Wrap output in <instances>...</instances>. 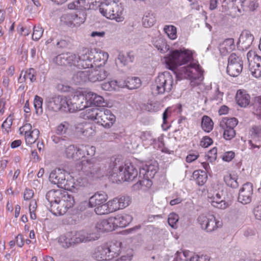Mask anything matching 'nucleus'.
<instances>
[{"instance_id":"49","label":"nucleus","mask_w":261,"mask_h":261,"mask_svg":"<svg viewBox=\"0 0 261 261\" xmlns=\"http://www.w3.org/2000/svg\"><path fill=\"white\" fill-rule=\"evenodd\" d=\"M101 88L106 91H112L118 90L120 86L116 81H111L101 84Z\"/></svg>"},{"instance_id":"27","label":"nucleus","mask_w":261,"mask_h":261,"mask_svg":"<svg viewBox=\"0 0 261 261\" xmlns=\"http://www.w3.org/2000/svg\"><path fill=\"white\" fill-rule=\"evenodd\" d=\"M99 7V12L101 15L110 19L114 18V15L111 14L112 10H118L117 9L118 8H117V3L114 2L109 3L108 4L102 3V4Z\"/></svg>"},{"instance_id":"52","label":"nucleus","mask_w":261,"mask_h":261,"mask_svg":"<svg viewBox=\"0 0 261 261\" xmlns=\"http://www.w3.org/2000/svg\"><path fill=\"white\" fill-rule=\"evenodd\" d=\"M250 134L253 139L260 140L261 139V127L260 126H253L250 130Z\"/></svg>"},{"instance_id":"11","label":"nucleus","mask_w":261,"mask_h":261,"mask_svg":"<svg viewBox=\"0 0 261 261\" xmlns=\"http://www.w3.org/2000/svg\"><path fill=\"white\" fill-rule=\"evenodd\" d=\"M247 57L251 74L254 77H260L261 76V58L252 50H250L247 53Z\"/></svg>"},{"instance_id":"36","label":"nucleus","mask_w":261,"mask_h":261,"mask_svg":"<svg viewBox=\"0 0 261 261\" xmlns=\"http://www.w3.org/2000/svg\"><path fill=\"white\" fill-rule=\"evenodd\" d=\"M123 159L120 155H114L111 158L110 167L112 169L114 174H117V172H119V167H124Z\"/></svg>"},{"instance_id":"9","label":"nucleus","mask_w":261,"mask_h":261,"mask_svg":"<svg viewBox=\"0 0 261 261\" xmlns=\"http://www.w3.org/2000/svg\"><path fill=\"white\" fill-rule=\"evenodd\" d=\"M243 67L242 58L236 54H231L228 59L227 73L233 77L238 76L241 73Z\"/></svg>"},{"instance_id":"60","label":"nucleus","mask_w":261,"mask_h":261,"mask_svg":"<svg viewBox=\"0 0 261 261\" xmlns=\"http://www.w3.org/2000/svg\"><path fill=\"white\" fill-rule=\"evenodd\" d=\"M233 7L237 8L239 12L244 10L245 7L247 0H231Z\"/></svg>"},{"instance_id":"4","label":"nucleus","mask_w":261,"mask_h":261,"mask_svg":"<svg viewBox=\"0 0 261 261\" xmlns=\"http://www.w3.org/2000/svg\"><path fill=\"white\" fill-rule=\"evenodd\" d=\"M109 55L107 53H94L91 49L83 48L80 51L79 55H76L79 61H77L75 66L84 69L90 68L93 66V64H96L98 62H101L100 63V65H101L105 63Z\"/></svg>"},{"instance_id":"37","label":"nucleus","mask_w":261,"mask_h":261,"mask_svg":"<svg viewBox=\"0 0 261 261\" xmlns=\"http://www.w3.org/2000/svg\"><path fill=\"white\" fill-rule=\"evenodd\" d=\"M72 80L75 84H81L89 81L88 69L77 72L72 76Z\"/></svg>"},{"instance_id":"48","label":"nucleus","mask_w":261,"mask_h":261,"mask_svg":"<svg viewBox=\"0 0 261 261\" xmlns=\"http://www.w3.org/2000/svg\"><path fill=\"white\" fill-rule=\"evenodd\" d=\"M118 10H112L111 14L113 15L114 18H111L112 20H115L117 22H121L124 20L123 16V9L121 5L117 4Z\"/></svg>"},{"instance_id":"20","label":"nucleus","mask_w":261,"mask_h":261,"mask_svg":"<svg viewBox=\"0 0 261 261\" xmlns=\"http://www.w3.org/2000/svg\"><path fill=\"white\" fill-rule=\"evenodd\" d=\"M111 217L115 229L118 227H126L132 220V217L128 214H119Z\"/></svg>"},{"instance_id":"56","label":"nucleus","mask_w":261,"mask_h":261,"mask_svg":"<svg viewBox=\"0 0 261 261\" xmlns=\"http://www.w3.org/2000/svg\"><path fill=\"white\" fill-rule=\"evenodd\" d=\"M119 205L121 208L123 209L129 205L131 202V199L129 196H122L117 197Z\"/></svg>"},{"instance_id":"12","label":"nucleus","mask_w":261,"mask_h":261,"mask_svg":"<svg viewBox=\"0 0 261 261\" xmlns=\"http://www.w3.org/2000/svg\"><path fill=\"white\" fill-rule=\"evenodd\" d=\"M104 0H78L68 5L70 9L86 10L96 9L99 7Z\"/></svg>"},{"instance_id":"44","label":"nucleus","mask_w":261,"mask_h":261,"mask_svg":"<svg viewBox=\"0 0 261 261\" xmlns=\"http://www.w3.org/2000/svg\"><path fill=\"white\" fill-rule=\"evenodd\" d=\"M164 31L168 37L171 40H175L177 37V29L173 25H166Z\"/></svg>"},{"instance_id":"33","label":"nucleus","mask_w":261,"mask_h":261,"mask_svg":"<svg viewBox=\"0 0 261 261\" xmlns=\"http://www.w3.org/2000/svg\"><path fill=\"white\" fill-rule=\"evenodd\" d=\"M74 240V233L73 231H70L60 237L59 242L63 247L68 248L70 246L75 244Z\"/></svg>"},{"instance_id":"15","label":"nucleus","mask_w":261,"mask_h":261,"mask_svg":"<svg viewBox=\"0 0 261 261\" xmlns=\"http://www.w3.org/2000/svg\"><path fill=\"white\" fill-rule=\"evenodd\" d=\"M253 186L250 182L244 184L240 190L238 200L243 204H247L251 202L253 194Z\"/></svg>"},{"instance_id":"8","label":"nucleus","mask_w":261,"mask_h":261,"mask_svg":"<svg viewBox=\"0 0 261 261\" xmlns=\"http://www.w3.org/2000/svg\"><path fill=\"white\" fill-rule=\"evenodd\" d=\"M68 111L74 112L81 111L87 107L86 102V95L80 92H76L73 95L68 96Z\"/></svg>"},{"instance_id":"43","label":"nucleus","mask_w":261,"mask_h":261,"mask_svg":"<svg viewBox=\"0 0 261 261\" xmlns=\"http://www.w3.org/2000/svg\"><path fill=\"white\" fill-rule=\"evenodd\" d=\"M65 154L68 158L77 160L80 158L79 148L77 149L73 145L68 146L65 151Z\"/></svg>"},{"instance_id":"2","label":"nucleus","mask_w":261,"mask_h":261,"mask_svg":"<svg viewBox=\"0 0 261 261\" xmlns=\"http://www.w3.org/2000/svg\"><path fill=\"white\" fill-rule=\"evenodd\" d=\"M97 159L92 158L90 160H84L76 165V169L79 171V176L76 177V181L74 177L66 176L65 182L62 188L71 190L77 186H86L89 181L96 178L99 176V168L97 164Z\"/></svg>"},{"instance_id":"34","label":"nucleus","mask_w":261,"mask_h":261,"mask_svg":"<svg viewBox=\"0 0 261 261\" xmlns=\"http://www.w3.org/2000/svg\"><path fill=\"white\" fill-rule=\"evenodd\" d=\"M236 45L233 38L225 39L219 45V50L221 54L225 55L235 49Z\"/></svg>"},{"instance_id":"51","label":"nucleus","mask_w":261,"mask_h":261,"mask_svg":"<svg viewBox=\"0 0 261 261\" xmlns=\"http://www.w3.org/2000/svg\"><path fill=\"white\" fill-rule=\"evenodd\" d=\"M42 105V98L38 95H36L34 99V106L37 114H40L43 112Z\"/></svg>"},{"instance_id":"21","label":"nucleus","mask_w":261,"mask_h":261,"mask_svg":"<svg viewBox=\"0 0 261 261\" xmlns=\"http://www.w3.org/2000/svg\"><path fill=\"white\" fill-rule=\"evenodd\" d=\"M207 200L213 206L220 209H225L228 205V203L222 198L219 193L214 195L208 193Z\"/></svg>"},{"instance_id":"26","label":"nucleus","mask_w":261,"mask_h":261,"mask_svg":"<svg viewBox=\"0 0 261 261\" xmlns=\"http://www.w3.org/2000/svg\"><path fill=\"white\" fill-rule=\"evenodd\" d=\"M156 172L157 167L156 163L152 164L148 163L140 169L139 177L143 175L144 177L152 178L154 177Z\"/></svg>"},{"instance_id":"31","label":"nucleus","mask_w":261,"mask_h":261,"mask_svg":"<svg viewBox=\"0 0 261 261\" xmlns=\"http://www.w3.org/2000/svg\"><path fill=\"white\" fill-rule=\"evenodd\" d=\"M238 175L233 172H227L223 176V180L227 187L236 189L239 187Z\"/></svg>"},{"instance_id":"63","label":"nucleus","mask_w":261,"mask_h":261,"mask_svg":"<svg viewBox=\"0 0 261 261\" xmlns=\"http://www.w3.org/2000/svg\"><path fill=\"white\" fill-rule=\"evenodd\" d=\"M155 47L161 53H165L166 50H168L169 46L166 44L162 40L156 41Z\"/></svg>"},{"instance_id":"28","label":"nucleus","mask_w":261,"mask_h":261,"mask_svg":"<svg viewBox=\"0 0 261 261\" xmlns=\"http://www.w3.org/2000/svg\"><path fill=\"white\" fill-rule=\"evenodd\" d=\"M254 40L253 36L248 32H243L239 38L238 44L243 49L248 48Z\"/></svg>"},{"instance_id":"7","label":"nucleus","mask_w":261,"mask_h":261,"mask_svg":"<svg viewBox=\"0 0 261 261\" xmlns=\"http://www.w3.org/2000/svg\"><path fill=\"white\" fill-rule=\"evenodd\" d=\"M198 222L201 228L208 232L216 231L223 226L222 221L210 214L200 215L198 218Z\"/></svg>"},{"instance_id":"5","label":"nucleus","mask_w":261,"mask_h":261,"mask_svg":"<svg viewBox=\"0 0 261 261\" xmlns=\"http://www.w3.org/2000/svg\"><path fill=\"white\" fill-rule=\"evenodd\" d=\"M88 119L95 121L105 128L111 127L116 121L115 116L111 111L106 108H91L86 110Z\"/></svg>"},{"instance_id":"64","label":"nucleus","mask_w":261,"mask_h":261,"mask_svg":"<svg viewBox=\"0 0 261 261\" xmlns=\"http://www.w3.org/2000/svg\"><path fill=\"white\" fill-rule=\"evenodd\" d=\"M217 148L213 147L209 150L206 155L207 161L210 162H213L217 159Z\"/></svg>"},{"instance_id":"22","label":"nucleus","mask_w":261,"mask_h":261,"mask_svg":"<svg viewBox=\"0 0 261 261\" xmlns=\"http://www.w3.org/2000/svg\"><path fill=\"white\" fill-rule=\"evenodd\" d=\"M108 198V196L105 192H97L89 198L88 206L90 207L95 208L99 205L106 202Z\"/></svg>"},{"instance_id":"16","label":"nucleus","mask_w":261,"mask_h":261,"mask_svg":"<svg viewBox=\"0 0 261 261\" xmlns=\"http://www.w3.org/2000/svg\"><path fill=\"white\" fill-rule=\"evenodd\" d=\"M79 58H76V55L72 53H67L57 56L55 62L60 66H74L77 64Z\"/></svg>"},{"instance_id":"38","label":"nucleus","mask_w":261,"mask_h":261,"mask_svg":"<svg viewBox=\"0 0 261 261\" xmlns=\"http://www.w3.org/2000/svg\"><path fill=\"white\" fill-rule=\"evenodd\" d=\"M22 72H21L19 80L21 82H25L27 80H29L31 82H34L36 80V72L34 69L31 68L27 70L22 77Z\"/></svg>"},{"instance_id":"40","label":"nucleus","mask_w":261,"mask_h":261,"mask_svg":"<svg viewBox=\"0 0 261 261\" xmlns=\"http://www.w3.org/2000/svg\"><path fill=\"white\" fill-rule=\"evenodd\" d=\"M193 176L199 186L203 185L207 181V176L204 171L201 170H195L193 173Z\"/></svg>"},{"instance_id":"50","label":"nucleus","mask_w":261,"mask_h":261,"mask_svg":"<svg viewBox=\"0 0 261 261\" xmlns=\"http://www.w3.org/2000/svg\"><path fill=\"white\" fill-rule=\"evenodd\" d=\"M155 22V17L152 14H148L144 16L142 18V23L145 28H150Z\"/></svg>"},{"instance_id":"1","label":"nucleus","mask_w":261,"mask_h":261,"mask_svg":"<svg viewBox=\"0 0 261 261\" xmlns=\"http://www.w3.org/2000/svg\"><path fill=\"white\" fill-rule=\"evenodd\" d=\"M164 59L166 67L174 72L178 80L187 79L200 82L203 79L204 70L198 62L191 63L176 71L178 66L186 64L193 59V53L188 49H172Z\"/></svg>"},{"instance_id":"23","label":"nucleus","mask_w":261,"mask_h":261,"mask_svg":"<svg viewBox=\"0 0 261 261\" xmlns=\"http://www.w3.org/2000/svg\"><path fill=\"white\" fill-rule=\"evenodd\" d=\"M86 102L87 107L89 106H103L105 100L103 97L92 92H89L86 94Z\"/></svg>"},{"instance_id":"61","label":"nucleus","mask_w":261,"mask_h":261,"mask_svg":"<svg viewBox=\"0 0 261 261\" xmlns=\"http://www.w3.org/2000/svg\"><path fill=\"white\" fill-rule=\"evenodd\" d=\"M134 58V56L132 52H129L127 54V57H125L123 54H120L118 56V60L124 65L127 64L128 61L132 62Z\"/></svg>"},{"instance_id":"3","label":"nucleus","mask_w":261,"mask_h":261,"mask_svg":"<svg viewBox=\"0 0 261 261\" xmlns=\"http://www.w3.org/2000/svg\"><path fill=\"white\" fill-rule=\"evenodd\" d=\"M50 202V211L56 216H63L74 204L73 196L63 189L51 190L46 195Z\"/></svg>"},{"instance_id":"32","label":"nucleus","mask_w":261,"mask_h":261,"mask_svg":"<svg viewBox=\"0 0 261 261\" xmlns=\"http://www.w3.org/2000/svg\"><path fill=\"white\" fill-rule=\"evenodd\" d=\"M238 124V120L236 118H223L220 121L219 126L222 130L234 129Z\"/></svg>"},{"instance_id":"25","label":"nucleus","mask_w":261,"mask_h":261,"mask_svg":"<svg viewBox=\"0 0 261 261\" xmlns=\"http://www.w3.org/2000/svg\"><path fill=\"white\" fill-rule=\"evenodd\" d=\"M106 244L97 247L92 253V257L98 261L109 260Z\"/></svg>"},{"instance_id":"10","label":"nucleus","mask_w":261,"mask_h":261,"mask_svg":"<svg viewBox=\"0 0 261 261\" xmlns=\"http://www.w3.org/2000/svg\"><path fill=\"white\" fill-rule=\"evenodd\" d=\"M20 135L23 136L27 145H32L38 140L40 131L37 128H33L31 124L26 123L19 129Z\"/></svg>"},{"instance_id":"42","label":"nucleus","mask_w":261,"mask_h":261,"mask_svg":"<svg viewBox=\"0 0 261 261\" xmlns=\"http://www.w3.org/2000/svg\"><path fill=\"white\" fill-rule=\"evenodd\" d=\"M14 119L13 114H10L3 122L1 128L4 134H9L11 132V126Z\"/></svg>"},{"instance_id":"6","label":"nucleus","mask_w":261,"mask_h":261,"mask_svg":"<svg viewBox=\"0 0 261 261\" xmlns=\"http://www.w3.org/2000/svg\"><path fill=\"white\" fill-rule=\"evenodd\" d=\"M155 86L158 94L170 92L175 86L172 75L169 72L160 73L155 80Z\"/></svg>"},{"instance_id":"62","label":"nucleus","mask_w":261,"mask_h":261,"mask_svg":"<svg viewBox=\"0 0 261 261\" xmlns=\"http://www.w3.org/2000/svg\"><path fill=\"white\" fill-rule=\"evenodd\" d=\"M37 207V202L35 200H32L30 202L29 205V211L30 214V217L32 219L35 220L36 219V215L35 212Z\"/></svg>"},{"instance_id":"47","label":"nucleus","mask_w":261,"mask_h":261,"mask_svg":"<svg viewBox=\"0 0 261 261\" xmlns=\"http://www.w3.org/2000/svg\"><path fill=\"white\" fill-rule=\"evenodd\" d=\"M95 213L97 215H107L111 213L108 202L99 205L94 208Z\"/></svg>"},{"instance_id":"14","label":"nucleus","mask_w":261,"mask_h":261,"mask_svg":"<svg viewBox=\"0 0 261 261\" xmlns=\"http://www.w3.org/2000/svg\"><path fill=\"white\" fill-rule=\"evenodd\" d=\"M48 107L54 111H68V98L66 96H57L49 101Z\"/></svg>"},{"instance_id":"53","label":"nucleus","mask_w":261,"mask_h":261,"mask_svg":"<svg viewBox=\"0 0 261 261\" xmlns=\"http://www.w3.org/2000/svg\"><path fill=\"white\" fill-rule=\"evenodd\" d=\"M86 20V16L84 13L79 14H74V22L73 23V27H79Z\"/></svg>"},{"instance_id":"41","label":"nucleus","mask_w":261,"mask_h":261,"mask_svg":"<svg viewBox=\"0 0 261 261\" xmlns=\"http://www.w3.org/2000/svg\"><path fill=\"white\" fill-rule=\"evenodd\" d=\"M86 231V239L88 242L97 240L100 238V232L96 226L85 230Z\"/></svg>"},{"instance_id":"39","label":"nucleus","mask_w":261,"mask_h":261,"mask_svg":"<svg viewBox=\"0 0 261 261\" xmlns=\"http://www.w3.org/2000/svg\"><path fill=\"white\" fill-rule=\"evenodd\" d=\"M214 122L212 119L207 115H204L201 119V128L206 133L211 132L214 128Z\"/></svg>"},{"instance_id":"30","label":"nucleus","mask_w":261,"mask_h":261,"mask_svg":"<svg viewBox=\"0 0 261 261\" xmlns=\"http://www.w3.org/2000/svg\"><path fill=\"white\" fill-rule=\"evenodd\" d=\"M236 100L238 105L242 107H246L250 101V96L245 90L240 89L237 91Z\"/></svg>"},{"instance_id":"13","label":"nucleus","mask_w":261,"mask_h":261,"mask_svg":"<svg viewBox=\"0 0 261 261\" xmlns=\"http://www.w3.org/2000/svg\"><path fill=\"white\" fill-rule=\"evenodd\" d=\"M117 176L122 181H132L138 176V170L131 163H126L124 167H119V172H117Z\"/></svg>"},{"instance_id":"46","label":"nucleus","mask_w":261,"mask_h":261,"mask_svg":"<svg viewBox=\"0 0 261 261\" xmlns=\"http://www.w3.org/2000/svg\"><path fill=\"white\" fill-rule=\"evenodd\" d=\"M75 244L81 243L88 242L86 239V231L85 230H82L79 231L73 232Z\"/></svg>"},{"instance_id":"19","label":"nucleus","mask_w":261,"mask_h":261,"mask_svg":"<svg viewBox=\"0 0 261 261\" xmlns=\"http://www.w3.org/2000/svg\"><path fill=\"white\" fill-rule=\"evenodd\" d=\"M106 244L109 253V260L118 257L121 253L122 244L120 241L113 240Z\"/></svg>"},{"instance_id":"17","label":"nucleus","mask_w":261,"mask_h":261,"mask_svg":"<svg viewBox=\"0 0 261 261\" xmlns=\"http://www.w3.org/2000/svg\"><path fill=\"white\" fill-rule=\"evenodd\" d=\"M71 177V175L64 170L60 169H55L51 172L49 176V179L50 182L58 185L59 187H61L65 182V179L66 177Z\"/></svg>"},{"instance_id":"18","label":"nucleus","mask_w":261,"mask_h":261,"mask_svg":"<svg viewBox=\"0 0 261 261\" xmlns=\"http://www.w3.org/2000/svg\"><path fill=\"white\" fill-rule=\"evenodd\" d=\"M88 68L89 81L91 82H100L104 80L108 76L107 71L103 67L98 66L95 69Z\"/></svg>"},{"instance_id":"55","label":"nucleus","mask_w":261,"mask_h":261,"mask_svg":"<svg viewBox=\"0 0 261 261\" xmlns=\"http://www.w3.org/2000/svg\"><path fill=\"white\" fill-rule=\"evenodd\" d=\"M61 20L68 27H73L72 22H74V14H64L61 17Z\"/></svg>"},{"instance_id":"45","label":"nucleus","mask_w":261,"mask_h":261,"mask_svg":"<svg viewBox=\"0 0 261 261\" xmlns=\"http://www.w3.org/2000/svg\"><path fill=\"white\" fill-rule=\"evenodd\" d=\"M141 81L137 77H128L126 82L125 86L129 89H137L141 85Z\"/></svg>"},{"instance_id":"24","label":"nucleus","mask_w":261,"mask_h":261,"mask_svg":"<svg viewBox=\"0 0 261 261\" xmlns=\"http://www.w3.org/2000/svg\"><path fill=\"white\" fill-rule=\"evenodd\" d=\"M96 148L94 146H90V145H82L79 148V154L80 155V158H84L81 161L84 160H90V159H86L85 158H90L93 156L95 153ZM93 158H90V159ZM93 158L97 159V164L99 168V172L100 171V167L99 166V162L100 160L98 158L94 157Z\"/></svg>"},{"instance_id":"58","label":"nucleus","mask_w":261,"mask_h":261,"mask_svg":"<svg viewBox=\"0 0 261 261\" xmlns=\"http://www.w3.org/2000/svg\"><path fill=\"white\" fill-rule=\"evenodd\" d=\"M108 202L109 203L111 213L121 209L120 205L119 204L118 199L116 197L113 198L112 200H110Z\"/></svg>"},{"instance_id":"59","label":"nucleus","mask_w":261,"mask_h":261,"mask_svg":"<svg viewBox=\"0 0 261 261\" xmlns=\"http://www.w3.org/2000/svg\"><path fill=\"white\" fill-rule=\"evenodd\" d=\"M43 30L40 26H35L32 34V39L34 40H39L42 36Z\"/></svg>"},{"instance_id":"57","label":"nucleus","mask_w":261,"mask_h":261,"mask_svg":"<svg viewBox=\"0 0 261 261\" xmlns=\"http://www.w3.org/2000/svg\"><path fill=\"white\" fill-rule=\"evenodd\" d=\"M179 220V217L178 215L175 213H172L169 214L168 216V223L169 225L173 228H175L177 227V224Z\"/></svg>"},{"instance_id":"29","label":"nucleus","mask_w":261,"mask_h":261,"mask_svg":"<svg viewBox=\"0 0 261 261\" xmlns=\"http://www.w3.org/2000/svg\"><path fill=\"white\" fill-rule=\"evenodd\" d=\"M95 226L100 233L115 230L111 217L107 219L99 221Z\"/></svg>"},{"instance_id":"54","label":"nucleus","mask_w":261,"mask_h":261,"mask_svg":"<svg viewBox=\"0 0 261 261\" xmlns=\"http://www.w3.org/2000/svg\"><path fill=\"white\" fill-rule=\"evenodd\" d=\"M69 127V123L67 121H64L56 127V133L59 135L65 134L67 132Z\"/></svg>"},{"instance_id":"35","label":"nucleus","mask_w":261,"mask_h":261,"mask_svg":"<svg viewBox=\"0 0 261 261\" xmlns=\"http://www.w3.org/2000/svg\"><path fill=\"white\" fill-rule=\"evenodd\" d=\"M139 181L134 185V188L135 190H141L142 191H147L150 189L152 185L151 178L144 177L142 176L140 177Z\"/></svg>"}]
</instances>
